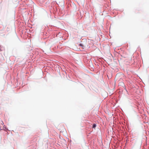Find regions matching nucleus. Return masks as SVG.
Masks as SVG:
<instances>
[{
    "instance_id": "1",
    "label": "nucleus",
    "mask_w": 149,
    "mask_h": 149,
    "mask_svg": "<svg viewBox=\"0 0 149 149\" xmlns=\"http://www.w3.org/2000/svg\"><path fill=\"white\" fill-rule=\"evenodd\" d=\"M96 126V125L95 124H94L93 125V128H95Z\"/></svg>"
},
{
    "instance_id": "2",
    "label": "nucleus",
    "mask_w": 149,
    "mask_h": 149,
    "mask_svg": "<svg viewBox=\"0 0 149 149\" xmlns=\"http://www.w3.org/2000/svg\"><path fill=\"white\" fill-rule=\"evenodd\" d=\"M1 125H2V123H1V122H0V130H1Z\"/></svg>"
},
{
    "instance_id": "3",
    "label": "nucleus",
    "mask_w": 149,
    "mask_h": 149,
    "mask_svg": "<svg viewBox=\"0 0 149 149\" xmlns=\"http://www.w3.org/2000/svg\"><path fill=\"white\" fill-rule=\"evenodd\" d=\"M79 45L80 46H81L82 47L83 46V45L82 44H80Z\"/></svg>"
}]
</instances>
